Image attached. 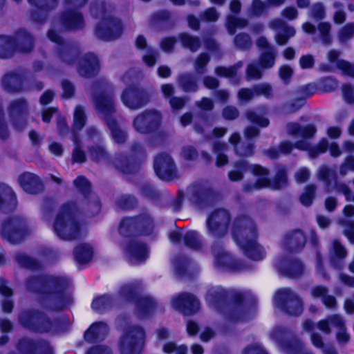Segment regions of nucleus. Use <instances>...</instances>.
Returning <instances> with one entry per match:
<instances>
[{"instance_id":"f257e3e1","label":"nucleus","mask_w":354,"mask_h":354,"mask_svg":"<svg viewBox=\"0 0 354 354\" xmlns=\"http://www.w3.org/2000/svg\"><path fill=\"white\" fill-rule=\"evenodd\" d=\"M234 236L237 244L249 258L258 261L266 257L265 250L256 241V232L253 225L251 224Z\"/></svg>"},{"instance_id":"f03ea898","label":"nucleus","mask_w":354,"mask_h":354,"mask_svg":"<svg viewBox=\"0 0 354 354\" xmlns=\"http://www.w3.org/2000/svg\"><path fill=\"white\" fill-rule=\"evenodd\" d=\"M16 48L24 53L30 51L32 48L31 37L25 32L18 34L15 39L8 36H0V57H10Z\"/></svg>"},{"instance_id":"7ed1b4c3","label":"nucleus","mask_w":354,"mask_h":354,"mask_svg":"<svg viewBox=\"0 0 354 354\" xmlns=\"http://www.w3.org/2000/svg\"><path fill=\"white\" fill-rule=\"evenodd\" d=\"M54 229L55 233L62 239H71L79 234V226L72 217L68 209L63 208L57 214Z\"/></svg>"},{"instance_id":"20e7f679","label":"nucleus","mask_w":354,"mask_h":354,"mask_svg":"<svg viewBox=\"0 0 354 354\" xmlns=\"http://www.w3.org/2000/svg\"><path fill=\"white\" fill-rule=\"evenodd\" d=\"M274 305L280 309L287 308L288 313L292 315H298L303 310L300 299L288 288L279 290L274 295Z\"/></svg>"},{"instance_id":"39448f33","label":"nucleus","mask_w":354,"mask_h":354,"mask_svg":"<svg viewBox=\"0 0 354 354\" xmlns=\"http://www.w3.org/2000/svg\"><path fill=\"white\" fill-rule=\"evenodd\" d=\"M145 342L142 328L136 327L129 330L122 338L120 349L121 354H140Z\"/></svg>"},{"instance_id":"423d86ee","label":"nucleus","mask_w":354,"mask_h":354,"mask_svg":"<svg viewBox=\"0 0 354 354\" xmlns=\"http://www.w3.org/2000/svg\"><path fill=\"white\" fill-rule=\"evenodd\" d=\"M252 173L257 177L255 187L263 188L270 187L272 189H279L286 185V176L284 171H280L273 183H270L267 178L268 171L259 165H253L250 167Z\"/></svg>"},{"instance_id":"0eeeda50","label":"nucleus","mask_w":354,"mask_h":354,"mask_svg":"<svg viewBox=\"0 0 354 354\" xmlns=\"http://www.w3.org/2000/svg\"><path fill=\"white\" fill-rule=\"evenodd\" d=\"M122 26L119 19L109 17L102 21L96 28L97 36L102 40H111L122 32Z\"/></svg>"},{"instance_id":"6e6552de","label":"nucleus","mask_w":354,"mask_h":354,"mask_svg":"<svg viewBox=\"0 0 354 354\" xmlns=\"http://www.w3.org/2000/svg\"><path fill=\"white\" fill-rule=\"evenodd\" d=\"M160 118V113L156 111H145L135 118L133 127L140 133H147L158 125Z\"/></svg>"},{"instance_id":"1a4fd4ad","label":"nucleus","mask_w":354,"mask_h":354,"mask_svg":"<svg viewBox=\"0 0 354 354\" xmlns=\"http://www.w3.org/2000/svg\"><path fill=\"white\" fill-rule=\"evenodd\" d=\"M25 224L19 218H13L3 224L1 228V234L3 239L17 243L24 234Z\"/></svg>"},{"instance_id":"9d476101","label":"nucleus","mask_w":354,"mask_h":354,"mask_svg":"<svg viewBox=\"0 0 354 354\" xmlns=\"http://www.w3.org/2000/svg\"><path fill=\"white\" fill-rule=\"evenodd\" d=\"M327 145V141L325 139L321 140L317 147L312 148H310V145L306 140L299 141L294 146L288 142H284L280 145L279 151L283 153H288L293 147H295L299 149L308 151L309 155L311 157H315L319 153L326 151Z\"/></svg>"},{"instance_id":"9b49d317","label":"nucleus","mask_w":354,"mask_h":354,"mask_svg":"<svg viewBox=\"0 0 354 354\" xmlns=\"http://www.w3.org/2000/svg\"><path fill=\"white\" fill-rule=\"evenodd\" d=\"M230 221V216L225 209H218L212 213L207 219L209 230L215 235H220L226 231L227 225Z\"/></svg>"},{"instance_id":"f8f14e48","label":"nucleus","mask_w":354,"mask_h":354,"mask_svg":"<svg viewBox=\"0 0 354 354\" xmlns=\"http://www.w3.org/2000/svg\"><path fill=\"white\" fill-rule=\"evenodd\" d=\"M154 169L160 178L170 180L174 171L172 158L167 154L158 156L154 161Z\"/></svg>"},{"instance_id":"ddd939ff","label":"nucleus","mask_w":354,"mask_h":354,"mask_svg":"<svg viewBox=\"0 0 354 354\" xmlns=\"http://www.w3.org/2000/svg\"><path fill=\"white\" fill-rule=\"evenodd\" d=\"M171 305L173 308L184 313H194L198 310L200 306L196 297L188 294H182L174 297L171 300Z\"/></svg>"},{"instance_id":"4468645a","label":"nucleus","mask_w":354,"mask_h":354,"mask_svg":"<svg viewBox=\"0 0 354 354\" xmlns=\"http://www.w3.org/2000/svg\"><path fill=\"white\" fill-rule=\"evenodd\" d=\"M271 27L277 31L275 41L279 45H284L289 38L295 35L294 28L286 26L283 21L279 19L272 21Z\"/></svg>"},{"instance_id":"2eb2a0df","label":"nucleus","mask_w":354,"mask_h":354,"mask_svg":"<svg viewBox=\"0 0 354 354\" xmlns=\"http://www.w3.org/2000/svg\"><path fill=\"white\" fill-rule=\"evenodd\" d=\"M19 183L26 192L35 194L42 189L39 178L32 173L26 172L19 176Z\"/></svg>"},{"instance_id":"dca6fc26","label":"nucleus","mask_w":354,"mask_h":354,"mask_svg":"<svg viewBox=\"0 0 354 354\" xmlns=\"http://www.w3.org/2000/svg\"><path fill=\"white\" fill-rule=\"evenodd\" d=\"M27 109L26 102L19 100L12 102L10 107V115L12 120L13 125L17 129H20L24 124V115Z\"/></svg>"},{"instance_id":"f3484780","label":"nucleus","mask_w":354,"mask_h":354,"mask_svg":"<svg viewBox=\"0 0 354 354\" xmlns=\"http://www.w3.org/2000/svg\"><path fill=\"white\" fill-rule=\"evenodd\" d=\"M99 69V63L93 54L86 55L80 62L79 73L82 76L94 75Z\"/></svg>"},{"instance_id":"a211bd4d","label":"nucleus","mask_w":354,"mask_h":354,"mask_svg":"<svg viewBox=\"0 0 354 354\" xmlns=\"http://www.w3.org/2000/svg\"><path fill=\"white\" fill-rule=\"evenodd\" d=\"M122 100L127 106L132 109H138L143 104L142 93L135 88L125 89L122 93Z\"/></svg>"},{"instance_id":"6ab92c4d","label":"nucleus","mask_w":354,"mask_h":354,"mask_svg":"<svg viewBox=\"0 0 354 354\" xmlns=\"http://www.w3.org/2000/svg\"><path fill=\"white\" fill-rule=\"evenodd\" d=\"M62 24L67 29L81 28L84 24L82 15L75 10H68L61 19Z\"/></svg>"},{"instance_id":"aec40b11","label":"nucleus","mask_w":354,"mask_h":354,"mask_svg":"<svg viewBox=\"0 0 354 354\" xmlns=\"http://www.w3.org/2000/svg\"><path fill=\"white\" fill-rule=\"evenodd\" d=\"M139 225L140 226L147 227L148 228L146 234H149V231L152 229V222L150 219H137L134 218H127L122 221L120 225V232L121 234H125L127 230L134 227L136 225Z\"/></svg>"},{"instance_id":"412c9836","label":"nucleus","mask_w":354,"mask_h":354,"mask_svg":"<svg viewBox=\"0 0 354 354\" xmlns=\"http://www.w3.org/2000/svg\"><path fill=\"white\" fill-rule=\"evenodd\" d=\"M286 129L289 135L297 136L304 139L313 136L316 131L315 127L312 125L301 127L297 123L288 124Z\"/></svg>"},{"instance_id":"4be33fe9","label":"nucleus","mask_w":354,"mask_h":354,"mask_svg":"<svg viewBox=\"0 0 354 354\" xmlns=\"http://www.w3.org/2000/svg\"><path fill=\"white\" fill-rule=\"evenodd\" d=\"M330 321L332 326L337 328L336 338L339 343L345 344L350 339V335L344 327V323L342 318L337 315L330 317Z\"/></svg>"},{"instance_id":"5701e85b","label":"nucleus","mask_w":354,"mask_h":354,"mask_svg":"<svg viewBox=\"0 0 354 354\" xmlns=\"http://www.w3.org/2000/svg\"><path fill=\"white\" fill-rule=\"evenodd\" d=\"M108 333V327L104 323H95L93 324L84 334L87 341H92L103 338Z\"/></svg>"},{"instance_id":"b1692460","label":"nucleus","mask_w":354,"mask_h":354,"mask_svg":"<svg viewBox=\"0 0 354 354\" xmlns=\"http://www.w3.org/2000/svg\"><path fill=\"white\" fill-rule=\"evenodd\" d=\"M129 258L134 263L144 261L147 257V250L143 245H133L127 250Z\"/></svg>"},{"instance_id":"393cba45","label":"nucleus","mask_w":354,"mask_h":354,"mask_svg":"<svg viewBox=\"0 0 354 354\" xmlns=\"http://www.w3.org/2000/svg\"><path fill=\"white\" fill-rule=\"evenodd\" d=\"M92 257L91 247L86 244L78 245L75 251V259L79 263L88 262Z\"/></svg>"},{"instance_id":"a878e982","label":"nucleus","mask_w":354,"mask_h":354,"mask_svg":"<svg viewBox=\"0 0 354 354\" xmlns=\"http://www.w3.org/2000/svg\"><path fill=\"white\" fill-rule=\"evenodd\" d=\"M326 289L322 286H317L311 290V295L313 297H320L326 307H333L336 304L335 299L332 296H326Z\"/></svg>"},{"instance_id":"bb28decb","label":"nucleus","mask_w":354,"mask_h":354,"mask_svg":"<svg viewBox=\"0 0 354 354\" xmlns=\"http://www.w3.org/2000/svg\"><path fill=\"white\" fill-rule=\"evenodd\" d=\"M286 244L292 250H297L304 247L306 239L301 232L297 231L291 234L286 239Z\"/></svg>"},{"instance_id":"cd10ccee","label":"nucleus","mask_w":354,"mask_h":354,"mask_svg":"<svg viewBox=\"0 0 354 354\" xmlns=\"http://www.w3.org/2000/svg\"><path fill=\"white\" fill-rule=\"evenodd\" d=\"M28 2L34 5L36 7V10L34 11L35 12H46L48 10L53 8L56 5L57 0H28ZM32 17L35 20H38L36 13H35L32 16Z\"/></svg>"},{"instance_id":"c85d7f7f","label":"nucleus","mask_w":354,"mask_h":354,"mask_svg":"<svg viewBox=\"0 0 354 354\" xmlns=\"http://www.w3.org/2000/svg\"><path fill=\"white\" fill-rule=\"evenodd\" d=\"M275 53L274 50L261 53L259 57V64L262 69L272 68L274 65Z\"/></svg>"},{"instance_id":"c756f323","label":"nucleus","mask_w":354,"mask_h":354,"mask_svg":"<svg viewBox=\"0 0 354 354\" xmlns=\"http://www.w3.org/2000/svg\"><path fill=\"white\" fill-rule=\"evenodd\" d=\"M107 124L111 131L113 139L118 143H122L126 139V135L117 125L114 120L106 119Z\"/></svg>"},{"instance_id":"7c9ffc66","label":"nucleus","mask_w":354,"mask_h":354,"mask_svg":"<svg viewBox=\"0 0 354 354\" xmlns=\"http://www.w3.org/2000/svg\"><path fill=\"white\" fill-rule=\"evenodd\" d=\"M111 304L109 296L103 295L95 299L92 303V308L94 310L102 312L107 308Z\"/></svg>"},{"instance_id":"2f4dec72","label":"nucleus","mask_w":354,"mask_h":354,"mask_svg":"<svg viewBox=\"0 0 354 354\" xmlns=\"http://www.w3.org/2000/svg\"><path fill=\"white\" fill-rule=\"evenodd\" d=\"M3 85L8 91H15L19 89V80L15 75H7L3 80Z\"/></svg>"},{"instance_id":"473e14b6","label":"nucleus","mask_w":354,"mask_h":354,"mask_svg":"<svg viewBox=\"0 0 354 354\" xmlns=\"http://www.w3.org/2000/svg\"><path fill=\"white\" fill-rule=\"evenodd\" d=\"M163 351L167 354H187V348L184 345L176 346L173 342H168L164 345Z\"/></svg>"},{"instance_id":"72a5a7b5","label":"nucleus","mask_w":354,"mask_h":354,"mask_svg":"<svg viewBox=\"0 0 354 354\" xmlns=\"http://www.w3.org/2000/svg\"><path fill=\"white\" fill-rule=\"evenodd\" d=\"M85 124V115L82 107L77 106L74 113V128L81 129Z\"/></svg>"},{"instance_id":"f704fd0d","label":"nucleus","mask_w":354,"mask_h":354,"mask_svg":"<svg viewBox=\"0 0 354 354\" xmlns=\"http://www.w3.org/2000/svg\"><path fill=\"white\" fill-rule=\"evenodd\" d=\"M180 39L182 44L188 47L191 50L195 51L199 46V41L197 38L190 37L188 35H181Z\"/></svg>"},{"instance_id":"c9c22d12","label":"nucleus","mask_w":354,"mask_h":354,"mask_svg":"<svg viewBox=\"0 0 354 354\" xmlns=\"http://www.w3.org/2000/svg\"><path fill=\"white\" fill-rule=\"evenodd\" d=\"M354 35V24H346L339 32V39L344 42L351 39Z\"/></svg>"},{"instance_id":"e433bc0d","label":"nucleus","mask_w":354,"mask_h":354,"mask_svg":"<svg viewBox=\"0 0 354 354\" xmlns=\"http://www.w3.org/2000/svg\"><path fill=\"white\" fill-rule=\"evenodd\" d=\"M337 67L340 69L344 75L354 77V64L344 59H339L337 63Z\"/></svg>"},{"instance_id":"4c0bfd02","label":"nucleus","mask_w":354,"mask_h":354,"mask_svg":"<svg viewBox=\"0 0 354 354\" xmlns=\"http://www.w3.org/2000/svg\"><path fill=\"white\" fill-rule=\"evenodd\" d=\"M247 24L245 20L242 19H236L233 17H230L227 19V29L229 32L232 34L235 31L236 28H243Z\"/></svg>"},{"instance_id":"58836bf2","label":"nucleus","mask_w":354,"mask_h":354,"mask_svg":"<svg viewBox=\"0 0 354 354\" xmlns=\"http://www.w3.org/2000/svg\"><path fill=\"white\" fill-rule=\"evenodd\" d=\"M247 118L252 122H254L262 127H267L269 124V120L266 118L262 117L255 112L248 113Z\"/></svg>"},{"instance_id":"ea45409f","label":"nucleus","mask_w":354,"mask_h":354,"mask_svg":"<svg viewBox=\"0 0 354 354\" xmlns=\"http://www.w3.org/2000/svg\"><path fill=\"white\" fill-rule=\"evenodd\" d=\"M97 109L102 113L105 112H111L113 110V104L111 100L106 99H101L95 102Z\"/></svg>"},{"instance_id":"a19ab883","label":"nucleus","mask_w":354,"mask_h":354,"mask_svg":"<svg viewBox=\"0 0 354 354\" xmlns=\"http://www.w3.org/2000/svg\"><path fill=\"white\" fill-rule=\"evenodd\" d=\"M315 188L313 186L308 187L300 197L301 203L306 206H308L311 204L313 196H314Z\"/></svg>"},{"instance_id":"79ce46f5","label":"nucleus","mask_w":354,"mask_h":354,"mask_svg":"<svg viewBox=\"0 0 354 354\" xmlns=\"http://www.w3.org/2000/svg\"><path fill=\"white\" fill-rule=\"evenodd\" d=\"M186 244L190 248L197 249L199 247V243L197 240V233L194 231L187 232L185 236Z\"/></svg>"},{"instance_id":"37998d69","label":"nucleus","mask_w":354,"mask_h":354,"mask_svg":"<svg viewBox=\"0 0 354 354\" xmlns=\"http://www.w3.org/2000/svg\"><path fill=\"white\" fill-rule=\"evenodd\" d=\"M318 30L322 37L323 41L325 43H329L330 37L328 34L330 30V24L327 22L320 23L318 26Z\"/></svg>"},{"instance_id":"c03bdc74","label":"nucleus","mask_w":354,"mask_h":354,"mask_svg":"<svg viewBox=\"0 0 354 354\" xmlns=\"http://www.w3.org/2000/svg\"><path fill=\"white\" fill-rule=\"evenodd\" d=\"M243 354H268L263 348L259 344H253L246 347Z\"/></svg>"},{"instance_id":"a18cd8bd","label":"nucleus","mask_w":354,"mask_h":354,"mask_svg":"<svg viewBox=\"0 0 354 354\" xmlns=\"http://www.w3.org/2000/svg\"><path fill=\"white\" fill-rule=\"evenodd\" d=\"M292 69L286 65L282 66L279 70V75L280 78L287 83L292 75Z\"/></svg>"},{"instance_id":"49530a36","label":"nucleus","mask_w":354,"mask_h":354,"mask_svg":"<svg viewBox=\"0 0 354 354\" xmlns=\"http://www.w3.org/2000/svg\"><path fill=\"white\" fill-rule=\"evenodd\" d=\"M235 44L241 48H245L251 44V41L248 35L241 34L236 37Z\"/></svg>"},{"instance_id":"de8ad7c7","label":"nucleus","mask_w":354,"mask_h":354,"mask_svg":"<svg viewBox=\"0 0 354 354\" xmlns=\"http://www.w3.org/2000/svg\"><path fill=\"white\" fill-rule=\"evenodd\" d=\"M342 93L347 103L353 104L354 102V95L351 86L344 85L342 88Z\"/></svg>"},{"instance_id":"09e8293b","label":"nucleus","mask_w":354,"mask_h":354,"mask_svg":"<svg viewBox=\"0 0 354 354\" xmlns=\"http://www.w3.org/2000/svg\"><path fill=\"white\" fill-rule=\"evenodd\" d=\"M311 17L315 19H323L325 17V10L322 4H316L311 11Z\"/></svg>"},{"instance_id":"8fccbe9b","label":"nucleus","mask_w":354,"mask_h":354,"mask_svg":"<svg viewBox=\"0 0 354 354\" xmlns=\"http://www.w3.org/2000/svg\"><path fill=\"white\" fill-rule=\"evenodd\" d=\"M236 66L232 68L218 67L216 69V73L218 75L223 77H232L236 75L235 68Z\"/></svg>"},{"instance_id":"3c124183","label":"nucleus","mask_w":354,"mask_h":354,"mask_svg":"<svg viewBox=\"0 0 354 354\" xmlns=\"http://www.w3.org/2000/svg\"><path fill=\"white\" fill-rule=\"evenodd\" d=\"M74 184L82 192H86L89 188L88 182L82 176L77 178L74 181Z\"/></svg>"},{"instance_id":"603ef678","label":"nucleus","mask_w":354,"mask_h":354,"mask_svg":"<svg viewBox=\"0 0 354 354\" xmlns=\"http://www.w3.org/2000/svg\"><path fill=\"white\" fill-rule=\"evenodd\" d=\"M247 75L249 78L259 79L261 77V73L254 64H250L247 69Z\"/></svg>"},{"instance_id":"864d4df0","label":"nucleus","mask_w":354,"mask_h":354,"mask_svg":"<svg viewBox=\"0 0 354 354\" xmlns=\"http://www.w3.org/2000/svg\"><path fill=\"white\" fill-rule=\"evenodd\" d=\"M299 64L302 68H309L313 66L314 59L311 55H304L300 58Z\"/></svg>"},{"instance_id":"5fc2aeb1","label":"nucleus","mask_w":354,"mask_h":354,"mask_svg":"<svg viewBox=\"0 0 354 354\" xmlns=\"http://www.w3.org/2000/svg\"><path fill=\"white\" fill-rule=\"evenodd\" d=\"M308 177L309 172L308 169L306 168L299 169L295 174L296 180L299 183H303L306 181L308 178Z\"/></svg>"},{"instance_id":"6e6d98bb","label":"nucleus","mask_w":354,"mask_h":354,"mask_svg":"<svg viewBox=\"0 0 354 354\" xmlns=\"http://www.w3.org/2000/svg\"><path fill=\"white\" fill-rule=\"evenodd\" d=\"M86 354H111V352L104 346H98L91 349Z\"/></svg>"},{"instance_id":"4d7b16f0","label":"nucleus","mask_w":354,"mask_h":354,"mask_svg":"<svg viewBox=\"0 0 354 354\" xmlns=\"http://www.w3.org/2000/svg\"><path fill=\"white\" fill-rule=\"evenodd\" d=\"M209 57L205 54H202L198 58L196 62V69L198 72H201V69L208 62Z\"/></svg>"},{"instance_id":"13d9d810","label":"nucleus","mask_w":354,"mask_h":354,"mask_svg":"<svg viewBox=\"0 0 354 354\" xmlns=\"http://www.w3.org/2000/svg\"><path fill=\"white\" fill-rule=\"evenodd\" d=\"M223 116L226 119L232 120L238 116V111L234 107H227L223 111Z\"/></svg>"},{"instance_id":"bf43d9fd","label":"nucleus","mask_w":354,"mask_h":354,"mask_svg":"<svg viewBox=\"0 0 354 354\" xmlns=\"http://www.w3.org/2000/svg\"><path fill=\"white\" fill-rule=\"evenodd\" d=\"M213 252L218 264H224L225 263L227 258V255L225 252L222 250L220 253V252L214 249Z\"/></svg>"},{"instance_id":"052dcab7","label":"nucleus","mask_w":354,"mask_h":354,"mask_svg":"<svg viewBox=\"0 0 354 354\" xmlns=\"http://www.w3.org/2000/svg\"><path fill=\"white\" fill-rule=\"evenodd\" d=\"M169 103L174 109H180L185 105V100L180 97H173L169 100Z\"/></svg>"},{"instance_id":"680f3d73","label":"nucleus","mask_w":354,"mask_h":354,"mask_svg":"<svg viewBox=\"0 0 354 354\" xmlns=\"http://www.w3.org/2000/svg\"><path fill=\"white\" fill-rule=\"evenodd\" d=\"M218 17V15L214 8L207 10L203 15V17L206 21H216Z\"/></svg>"},{"instance_id":"e2e57ef3","label":"nucleus","mask_w":354,"mask_h":354,"mask_svg":"<svg viewBox=\"0 0 354 354\" xmlns=\"http://www.w3.org/2000/svg\"><path fill=\"white\" fill-rule=\"evenodd\" d=\"M333 251L335 255L339 258H344L346 255L344 248L337 242H333Z\"/></svg>"},{"instance_id":"0e129e2a","label":"nucleus","mask_w":354,"mask_h":354,"mask_svg":"<svg viewBox=\"0 0 354 354\" xmlns=\"http://www.w3.org/2000/svg\"><path fill=\"white\" fill-rule=\"evenodd\" d=\"M142 59L144 62L149 66H153L156 63V57L152 50H150L148 54L145 55Z\"/></svg>"},{"instance_id":"69168bd1","label":"nucleus","mask_w":354,"mask_h":354,"mask_svg":"<svg viewBox=\"0 0 354 354\" xmlns=\"http://www.w3.org/2000/svg\"><path fill=\"white\" fill-rule=\"evenodd\" d=\"M346 15L342 10H337L333 16V20L335 24H341L344 22Z\"/></svg>"},{"instance_id":"338daca9","label":"nucleus","mask_w":354,"mask_h":354,"mask_svg":"<svg viewBox=\"0 0 354 354\" xmlns=\"http://www.w3.org/2000/svg\"><path fill=\"white\" fill-rule=\"evenodd\" d=\"M347 169L354 170V158H348L345 163L341 167V173L345 174Z\"/></svg>"},{"instance_id":"774afa93","label":"nucleus","mask_w":354,"mask_h":354,"mask_svg":"<svg viewBox=\"0 0 354 354\" xmlns=\"http://www.w3.org/2000/svg\"><path fill=\"white\" fill-rule=\"evenodd\" d=\"M344 234L348 240L354 243V223H350L344 230Z\"/></svg>"}]
</instances>
